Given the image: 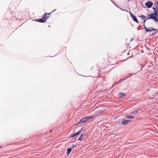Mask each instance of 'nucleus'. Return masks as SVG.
Segmentation results:
<instances>
[{
	"mask_svg": "<svg viewBox=\"0 0 158 158\" xmlns=\"http://www.w3.org/2000/svg\"><path fill=\"white\" fill-rule=\"evenodd\" d=\"M154 11V13L150 14L148 15V19H151L154 20L155 23L158 22V19L156 17V15L157 14V11L156 10Z\"/></svg>",
	"mask_w": 158,
	"mask_h": 158,
	"instance_id": "obj_1",
	"label": "nucleus"
},
{
	"mask_svg": "<svg viewBox=\"0 0 158 158\" xmlns=\"http://www.w3.org/2000/svg\"><path fill=\"white\" fill-rule=\"evenodd\" d=\"M93 118V117L92 116H86L82 119H81L78 123L76 124V125L80 123H85L87 121H88L90 119L92 118Z\"/></svg>",
	"mask_w": 158,
	"mask_h": 158,
	"instance_id": "obj_2",
	"label": "nucleus"
},
{
	"mask_svg": "<svg viewBox=\"0 0 158 158\" xmlns=\"http://www.w3.org/2000/svg\"><path fill=\"white\" fill-rule=\"evenodd\" d=\"M153 4L152 2L150 1H148L145 3V5L148 8H150L152 7Z\"/></svg>",
	"mask_w": 158,
	"mask_h": 158,
	"instance_id": "obj_3",
	"label": "nucleus"
},
{
	"mask_svg": "<svg viewBox=\"0 0 158 158\" xmlns=\"http://www.w3.org/2000/svg\"><path fill=\"white\" fill-rule=\"evenodd\" d=\"M130 15L134 21L137 23H139L137 19L132 13H131V12H130Z\"/></svg>",
	"mask_w": 158,
	"mask_h": 158,
	"instance_id": "obj_4",
	"label": "nucleus"
},
{
	"mask_svg": "<svg viewBox=\"0 0 158 158\" xmlns=\"http://www.w3.org/2000/svg\"><path fill=\"white\" fill-rule=\"evenodd\" d=\"M51 14V13L48 14L47 13H45L43 16L42 18L43 19V20H45L46 21V20L47 19L49 18V16H48V15Z\"/></svg>",
	"mask_w": 158,
	"mask_h": 158,
	"instance_id": "obj_5",
	"label": "nucleus"
},
{
	"mask_svg": "<svg viewBox=\"0 0 158 158\" xmlns=\"http://www.w3.org/2000/svg\"><path fill=\"white\" fill-rule=\"evenodd\" d=\"M83 127H82L81 130H79L76 133H75L74 134H73L72 135H71V137H73L76 136V135H79L80 133L82 131V130L83 129Z\"/></svg>",
	"mask_w": 158,
	"mask_h": 158,
	"instance_id": "obj_6",
	"label": "nucleus"
},
{
	"mask_svg": "<svg viewBox=\"0 0 158 158\" xmlns=\"http://www.w3.org/2000/svg\"><path fill=\"white\" fill-rule=\"evenodd\" d=\"M86 135L85 134V133H82L80 136V137L78 138V140H82L83 138H84V137Z\"/></svg>",
	"mask_w": 158,
	"mask_h": 158,
	"instance_id": "obj_7",
	"label": "nucleus"
},
{
	"mask_svg": "<svg viewBox=\"0 0 158 158\" xmlns=\"http://www.w3.org/2000/svg\"><path fill=\"white\" fill-rule=\"evenodd\" d=\"M35 20L37 22H40L41 23L45 22V20H43V19L42 18L40 19H35Z\"/></svg>",
	"mask_w": 158,
	"mask_h": 158,
	"instance_id": "obj_8",
	"label": "nucleus"
},
{
	"mask_svg": "<svg viewBox=\"0 0 158 158\" xmlns=\"http://www.w3.org/2000/svg\"><path fill=\"white\" fill-rule=\"evenodd\" d=\"M131 121V120H126L123 121L122 122V123L123 125H125L127 124H128V123H129V122H130Z\"/></svg>",
	"mask_w": 158,
	"mask_h": 158,
	"instance_id": "obj_9",
	"label": "nucleus"
},
{
	"mask_svg": "<svg viewBox=\"0 0 158 158\" xmlns=\"http://www.w3.org/2000/svg\"><path fill=\"white\" fill-rule=\"evenodd\" d=\"M118 96L119 98H122L124 97H125L126 96V95L124 93L122 92H120L118 93Z\"/></svg>",
	"mask_w": 158,
	"mask_h": 158,
	"instance_id": "obj_10",
	"label": "nucleus"
},
{
	"mask_svg": "<svg viewBox=\"0 0 158 158\" xmlns=\"http://www.w3.org/2000/svg\"><path fill=\"white\" fill-rule=\"evenodd\" d=\"M156 30L155 29L152 27H150L147 30V31H156Z\"/></svg>",
	"mask_w": 158,
	"mask_h": 158,
	"instance_id": "obj_11",
	"label": "nucleus"
},
{
	"mask_svg": "<svg viewBox=\"0 0 158 158\" xmlns=\"http://www.w3.org/2000/svg\"><path fill=\"white\" fill-rule=\"evenodd\" d=\"M139 17H140L141 19H143L144 20H145V19H147L146 17L143 15H141V16H140Z\"/></svg>",
	"mask_w": 158,
	"mask_h": 158,
	"instance_id": "obj_12",
	"label": "nucleus"
},
{
	"mask_svg": "<svg viewBox=\"0 0 158 158\" xmlns=\"http://www.w3.org/2000/svg\"><path fill=\"white\" fill-rule=\"evenodd\" d=\"M72 149L71 148H69L67 149V153L69 154L71 151Z\"/></svg>",
	"mask_w": 158,
	"mask_h": 158,
	"instance_id": "obj_13",
	"label": "nucleus"
},
{
	"mask_svg": "<svg viewBox=\"0 0 158 158\" xmlns=\"http://www.w3.org/2000/svg\"><path fill=\"white\" fill-rule=\"evenodd\" d=\"M138 110H137L135 111L132 112H131V114H132L133 115H136V114L138 112Z\"/></svg>",
	"mask_w": 158,
	"mask_h": 158,
	"instance_id": "obj_14",
	"label": "nucleus"
},
{
	"mask_svg": "<svg viewBox=\"0 0 158 158\" xmlns=\"http://www.w3.org/2000/svg\"><path fill=\"white\" fill-rule=\"evenodd\" d=\"M125 79H123V78H122L120 80H119L118 81V82L119 83H121L122 81H124L125 80Z\"/></svg>",
	"mask_w": 158,
	"mask_h": 158,
	"instance_id": "obj_15",
	"label": "nucleus"
},
{
	"mask_svg": "<svg viewBox=\"0 0 158 158\" xmlns=\"http://www.w3.org/2000/svg\"><path fill=\"white\" fill-rule=\"evenodd\" d=\"M119 84V83L118 82V81L116 82H115L114 83V84L113 85V86H115L116 85H118Z\"/></svg>",
	"mask_w": 158,
	"mask_h": 158,
	"instance_id": "obj_16",
	"label": "nucleus"
},
{
	"mask_svg": "<svg viewBox=\"0 0 158 158\" xmlns=\"http://www.w3.org/2000/svg\"><path fill=\"white\" fill-rule=\"evenodd\" d=\"M125 118H127L131 119V116H125Z\"/></svg>",
	"mask_w": 158,
	"mask_h": 158,
	"instance_id": "obj_17",
	"label": "nucleus"
},
{
	"mask_svg": "<svg viewBox=\"0 0 158 158\" xmlns=\"http://www.w3.org/2000/svg\"><path fill=\"white\" fill-rule=\"evenodd\" d=\"M76 146H76V144H73L72 145V148H73L76 147Z\"/></svg>",
	"mask_w": 158,
	"mask_h": 158,
	"instance_id": "obj_18",
	"label": "nucleus"
},
{
	"mask_svg": "<svg viewBox=\"0 0 158 158\" xmlns=\"http://www.w3.org/2000/svg\"><path fill=\"white\" fill-rule=\"evenodd\" d=\"M148 19H148V18L147 19H145V20H144L143 22L144 23H145V22Z\"/></svg>",
	"mask_w": 158,
	"mask_h": 158,
	"instance_id": "obj_19",
	"label": "nucleus"
},
{
	"mask_svg": "<svg viewBox=\"0 0 158 158\" xmlns=\"http://www.w3.org/2000/svg\"><path fill=\"white\" fill-rule=\"evenodd\" d=\"M156 32H153V33H152V35H155L156 34Z\"/></svg>",
	"mask_w": 158,
	"mask_h": 158,
	"instance_id": "obj_20",
	"label": "nucleus"
},
{
	"mask_svg": "<svg viewBox=\"0 0 158 158\" xmlns=\"http://www.w3.org/2000/svg\"><path fill=\"white\" fill-rule=\"evenodd\" d=\"M134 118V117L132 115L131 116V118Z\"/></svg>",
	"mask_w": 158,
	"mask_h": 158,
	"instance_id": "obj_21",
	"label": "nucleus"
},
{
	"mask_svg": "<svg viewBox=\"0 0 158 158\" xmlns=\"http://www.w3.org/2000/svg\"><path fill=\"white\" fill-rule=\"evenodd\" d=\"M144 28L145 29V30H146V31H147V30L148 29V28H146L145 27H144Z\"/></svg>",
	"mask_w": 158,
	"mask_h": 158,
	"instance_id": "obj_22",
	"label": "nucleus"
},
{
	"mask_svg": "<svg viewBox=\"0 0 158 158\" xmlns=\"http://www.w3.org/2000/svg\"><path fill=\"white\" fill-rule=\"evenodd\" d=\"M135 73H133V74H129V77L131 76L132 75L135 74Z\"/></svg>",
	"mask_w": 158,
	"mask_h": 158,
	"instance_id": "obj_23",
	"label": "nucleus"
},
{
	"mask_svg": "<svg viewBox=\"0 0 158 158\" xmlns=\"http://www.w3.org/2000/svg\"><path fill=\"white\" fill-rule=\"evenodd\" d=\"M152 9L154 10V11H155V10H156V9L155 7H153L152 8Z\"/></svg>",
	"mask_w": 158,
	"mask_h": 158,
	"instance_id": "obj_24",
	"label": "nucleus"
},
{
	"mask_svg": "<svg viewBox=\"0 0 158 158\" xmlns=\"http://www.w3.org/2000/svg\"><path fill=\"white\" fill-rule=\"evenodd\" d=\"M156 17L157 18H158V15L156 14Z\"/></svg>",
	"mask_w": 158,
	"mask_h": 158,
	"instance_id": "obj_25",
	"label": "nucleus"
},
{
	"mask_svg": "<svg viewBox=\"0 0 158 158\" xmlns=\"http://www.w3.org/2000/svg\"><path fill=\"white\" fill-rule=\"evenodd\" d=\"M56 10H56H53V11H52V12H54L55 10Z\"/></svg>",
	"mask_w": 158,
	"mask_h": 158,
	"instance_id": "obj_26",
	"label": "nucleus"
},
{
	"mask_svg": "<svg viewBox=\"0 0 158 158\" xmlns=\"http://www.w3.org/2000/svg\"><path fill=\"white\" fill-rule=\"evenodd\" d=\"M128 77H127L126 78H128Z\"/></svg>",
	"mask_w": 158,
	"mask_h": 158,
	"instance_id": "obj_27",
	"label": "nucleus"
},
{
	"mask_svg": "<svg viewBox=\"0 0 158 158\" xmlns=\"http://www.w3.org/2000/svg\"><path fill=\"white\" fill-rule=\"evenodd\" d=\"M1 148V147L0 146V148Z\"/></svg>",
	"mask_w": 158,
	"mask_h": 158,
	"instance_id": "obj_28",
	"label": "nucleus"
},
{
	"mask_svg": "<svg viewBox=\"0 0 158 158\" xmlns=\"http://www.w3.org/2000/svg\"><path fill=\"white\" fill-rule=\"evenodd\" d=\"M111 1H112V0H111Z\"/></svg>",
	"mask_w": 158,
	"mask_h": 158,
	"instance_id": "obj_29",
	"label": "nucleus"
}]
</instances>
